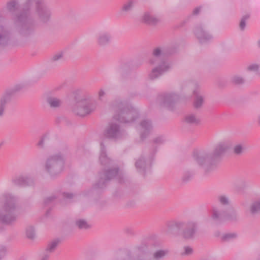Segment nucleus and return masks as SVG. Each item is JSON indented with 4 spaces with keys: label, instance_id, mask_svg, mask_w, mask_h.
<instances>
[{
    "label": "nucleus",
    "instance_id": "nucleus-1",
    "mask_svg": "<svg viewBox=\"0 0 260 260\" xmlns=\"http://www.w3.org/2000/svg\"><path fill=\"white\" fill-rule=\"evenodd\" d=\"M51 18V9L45 0H25L21 13L15 15L13 20L19 35L28 38L34 34L37 21L47 24Z\"/></svg>",
    "mask_w": 260,
    "mask_h": 260
},
{
    "label": "nucleus",
    "instance_id": "nucleus-2",
    "mask_svg": "<svg viewBox=\"0 0 260 260\" xmlns=\"http://www.w3.org/2000/svg\"><path fill=\"white\" fill-rule=\"evenodd\" d=\"M18 199L12 193L3 194L0 200V223L12 225L16 222L18 214Z\"/></svg>",
    "mask_w": 260,
    "mask_h": 260
},
{
    "label": "nucleus",
    "instance_id": "nucleus-3",
    "mask_svg": "<svg viewBox=\"0 0 260 260\" xmlns=\"http://www.w3.org/2000/svg\"><path fill=\"white\" fill-rule=\"evenodd\" d=\"M228 149L226 142H222L218 143L214 148L212 152L207 151H200L194 154V158L198 164L204 166L206 172L210 171L207 164L220 159L225 153Z\"/></svg>",
    "mask_w": 260,
    "mask_h": 260
},
{
    "label": "nucleus",
    "instance_id": "nucleus-4",
    "mask_svg": "<svg viewBox=\"0 0 260 260\" xmlns=\"http://www.w3.org/2000/svg\"><path fill=\"white\" fill-rule=\"evenodd\" d=\"M163 54L164 50L161 47H157L154 48L152 50V56L150 59L149 62L151 65L157 66L152 70L149 74V78L152 80L158 78L171 68L170 63L160 59Z\"/></svg>",
    "mask_w": 260,
    "mask_h": 260
},
{
    "label": "nucleus",
    "instance_id": "nucleus-5",
    "mask_svg": "<svg viewBox=\"0 0 260 260\" xmlns=\"http://www.w3.org/2000/svg\"><path fill=\"white\" fill-rule=\"evenodd\" d=\"M111 106L116 112L114 116V119L120 122H132L138 117L137 110L129 107L124 102L115 101Z\"/></svg>",
    "mask_w": 260,
    "mask_h": 260
},
{
    "label": "nucleus",
    "instance_id": "nucleus-6",
    "mask_svg": "<svg viewBox=\"0 0 260 260\" xmlns=\"http://www.w3.org/2000/svg\"><path fill=\"white\" fill-rule=\"evenodd\" d=\"M170 229H177L181 230V236L185 239H191L198 231V223L194 220L186 221H171L167 224Z\"/></svg>",
    "mask_w": 260,
    "mask_h": 260
},
{
    "label": "nucleus",
    "instance_id": "nucleus-7",
    "mask_svg": "<svg viewBox=\"0 0 260 260\" xmlns=\"http://www.w3.org/2000/svg\"><path fill=\"white\" fill-rule=\"evenodd\" d=\"M64 165V157L60 153H57L49 155L46 160L44 168L51 176H55L62 171Z\"/></svg>",
    "mask_w": 260,
    "mask_h": 260
},
{
    "label": "nucleus",
    "instance_id": "nucleus-8",
    "mask_svg": "<svg viewBox=\"0 0 260 260\" xmlns=\"http://www.w3.org/2000/svg\"><path fill=\"white\" fill-rule=\"evenodd\" d=\"M96 107V102L92 101L91 97L87 96L77 102L74 108V111L80 116H84L94 111Z\"/></svg>",
    "mask_w": 260,
    "mask_h": 260
},
{
    "label": "nucleus",
    "instance_id": "nucleus-9",
    "mask_svg": "<svg viewBox=\"0 0 260 260\" xmlns=\"http://www.w3.org/2000/svg\"><path fill=\"white\" fill-rule=\"evenodd\" d=\"M123 135V132L120 129L119 125L113 122L109 123L104 133L106 138L113 139L120 138Z\"/></svg>",
    "mask_w": 260,
    "mask_h": 260
},
{
    "label": "nucleus",
    "instance_id": "nucleus-10",
    "mask_svg": "<svg viewBox=\"0 0 260 260\" xmlns=\"http://www.w3.org/2000/svg\"><path fill=\"white\" fill-rule=\"evenodd\" d=\"M194 34L201 43H206L211 40L213 37L207 31L203 24L197 25L194 29Z\"/></svg>",
    "mask_w": 260,
    "mask_h": 260
},
{
    "label": "nucleus",
    "instance_id": "nucleus-11",
    "mask_svg": "<svg viewBox=\"0 0 260 260\" xmlns=\"http://www.w3.org/2000/svg\"><path fill=\"white\" fill-rule=\"evenodd\" d=\"M178 95L174 93H164L158 97L157 101L161 106L171 109L173 104L178 99Z\"/></svg>",
    "mask_w": 260,
    "mask_h": 260
},
{
    "label": "nucleus",
    "instance_id": "nucleus-12",
    "mask_svg": "<svg viewBox=\"0 0 260 260\" xmlns=\"http://www.w3.org/2000/svg\"><path fill=\"white\" fill-rule=\"evenodd\" d=\"M153 128L151 122L148 119L142 120L137 127L141 140L145 139L150 133Z\"/></svg>",
    "mask_w": 260,
    "mask_h": 260
},
{
    "label": "nucleus",
    "instance_id": "nucleus-13",
    "mask_svg": "<svg viewBox=\"0 0 260 260\" xmlns=\"http://www.w3.org/2000/svg\"><path fill=\"white\" fill-rule=\"evenodd\" d=\"M228 217L226 209L223 208H214L212 211V218L216 224H221L226 221Z\"/></svg>",
    "mask_w": 260,
    "mask_h": 260
},
{
    "label": "nucleus",
    "instance_id": "nucleus-14",
    "mask_svg": "<svg viewBox=\"0 0 260 260\" xmlns=\"http://www.w3.org/2000/svg\"><path fill=\"white\" fill-rule=\"evenodd\" d=\"M118 174V169L117 168L109 169L105 171L101 176V178L97 183L98 188H103L105 186V183L112 178L115 177Z\"/></svg>",
    "mask_w": 260,
    "mask_h": 260
},
{
    "label": "nucleus",
    "instance_id": "nucleus-15",
    "mask_svg": "<svg viewBox=\"0 0 260 260\" xmlns=\"http://www.w3.org/2000/svg\"><path fill=\"white\" fill-rule=\"evenodd\" d=\"M141 21L145 24L154 26L160 22V19L152 11H146L142 14Z\"/></svg>",
    "mask_w": 260,
    "mask_h": 260
},
{
    "label": "nucleus",
    "instance_id": "nucleus-16",
    "mask_svg": "<svg viewBox=\"0 0 260 260\" xmlns=\"http://www.w3.org/2000/svg\"><path fill=\"white\" fill-rule=\"evenodd\" d=\"M12 183L14 185L20 186H31L34 183V180L27 176L19 175L13 178Z\"/></svg>",
    "mask_w": 260,
    "mask_h": 260
},
{
    "label": "nucleus",
    "instance_id": "nucleus-17",
    "mask_svg": "<svg viewBox=\"0 0 260 260\" xmlns=\"http://www.w3.org/2000/svg\"><path fill=\"white\" fill-rule=\"evenodd\" d=\"M11 41V33L6 27L0 25V46L8 45Z\"/></svg>",
    "mask_w": 260,
    "mask_h": 260
},
{
    "label": "nucleus",
    "instance_id": "nucleus-18",
    "mask_svg": "<svg viewBox=\"0 0 260 260\" xmlns=\"http://www.w3.org/2000/svg\"><path fill=\"white\" fill-rule=\"evenodd\" d=\"M111 36L109 32L100 31L97 36V43L101 46H105L110 43Z\"/></svg>",
    "mask_w": 260,
    "mask_h": 260
},
{
    "label": "nucleus",
    "instance_id": "nucleus-19",
    "mask_svg": "<svg viewBox=\"0 0 260 260\" xmlns=\"http://www.w3.org/2000/svg\"><path fill=\"white\" fill-rule=\"evenodd\" d=\"M46 101L49 107L52 109L58 108L62 104V101L60 99L54 96H47Z\"/></svg>",
    "mask_w": 260,
    "mask_h": 260
},
{
    "label": "nucleus",
    "instance_id": "nucleus-20",
    "mask_svg": "<svg viewBox=\"0 0 260 260\" xmlns=\"http://www.w3.org/2000/svg\"><path fill=\"white\" fill-rule=\"evenodd\" d=\"M193 93L195 96L193 101V107L197 109H200L203 105L205 98L197 90L193 91Z\"/></svg>",
    "mask_w": 260,
    "mask_h": 260
},
{
    "label": "nucleus",
    "instance_id": "nucleus-21",
    "mask_svg": "<svg viewBox=\"0 0 260 260\" xmlns=\"http://www.w3.org/2000/svg\"><path fill=\"white\" fill-rule=\"evenodd\" d=\"M248 213L252 216L260 214V200L254 201L251 203Z\"/></svg>",
    "mask_w": 260,
    "mask_h": 260
},
{
    "label": "nucleus",
    "instance_id": "nucleus-22",
    "mask_svg": "<svg viewBox=\"0 0 260 260\" xmlns=\"http://www.w3.org/2000/svg\"><path fill=\"white\" fill-rule=\"evenodd\" d=\"M149 165V162H147L143 156L138 159L135 163L136 167L139 172H144Z\"/></svg>",
    "mask_w": 260,
    "mask_h": 260
},
{
    "label": "nucleus",
    "instance_id": "nucleus-23",
    "mask_svg": "<svg viewBox=\"0 0 260 260\" xmlns=\"http://www.w3.org/2000/svg\"><path fill=\"white\" fill-rule=\"evenodd\" d=\"M59 242L60 240L58 239L53 240L49 242L48 243L44 252L49 253L50 255L51 253L55 251Z\"/></svg>",
    "mask_w": 260,
    "mask_h": 260
},
{
    "label": "nucleus",
    "instance_id": "nucleus-24",
    "mask_svg": "<svg viewBox=\"0 0 260 260\" xmlns=\"http://www.w3.org/2000/svg\"><path fill=\"white\" fill-rule=\"evenodd\" d=\"M101 153L100 156V160L103 165H109L111 163L110 159L107 156L105 153V147L103 142L101 143Z\"/></svg>",
    "mask_w": 260,
    "mask_h": 260
},
{
    "label": "nucleus",
    "instance_id": "nucleus-25",
    "mask_svg": "<svg viewBox=\"0 0 260 260\" xmlns=\"http://www.w3.org/2000/svg\"><path fill=\"white\" fill-rule=\"evenodd\" d=\"M185 121L189 124L198 125L200 123V119L193 114H189L185 116Z\"/></svg>",
    "mask_w": 260,
    "mask_h": 260
},
{
    "label": "nucleus",
    "instance_id": "nucleus-26",
    "mask_svg": "<svg viewBox=\"0 0 260 260\" xmlns=\"http://www.w3.org/2000/svg\"><path fill=\"white\" fill-rule=\"evenodd\" d=\"M75 226L81 230H86L90 228V224L84 219H78L75 221Z\"/></svg>",
    "mask_w": 260,
    "mask_h": 260
},
{
    "label": "nucleus",
    "instance_id": "nucleus-27",
    "mask_svg": "<svg viewBox=\"0 0 260 260\" xmlns=\"http://www.w3.org/2000/svg\"><path fill=\"white\" fill-rule=\"evenodd\" d=\"M169 252L167 249L157 250L153 253L152 257L154 260H160L167 255Z\"/></svg>",
    "mask_w": 260,
    "mask_h": 260
},
{
    "label": "nucleus",
    "instance_id": "nucleus-28",
    "mask_svg": "<svg viewBox=\"0 0 260 260\" xmlns=\"http://www.w3.org/2000/svg\"><path fill=\"white\" fill-rule=\"evenodd\" d=\"M18 6L19 4L18 1L16 0H12L7 3L6 9L9 12L14 13L18 9Z\"/></svg>",
    "mask_w": 260,
    "mask_h": 260
},
{
    "label": "nucleus",
    "instance_id": "nucleus-29",
    "mask_svg": "<svg viewBox=\"0 0 260 260\" xmlns=\"http://www.w3.org/2000/svg\"><path fill=\"white\" fill-rule=\"evenodd\" d=\"M246 150V147L242 144L236 145L233 149V153L236 155H241Z\"/></svg>",
    "mask_w": 260,
    "mask_h": 260
},
{
    "label": "nucleus",
    "instance_id": "nucleus-30",
    "mask_svg": "<svg viewBox=\"0 0 260 260\" xmlns=\"http://www.w3.org/2000/svg\"><path fill=\"white\" fill-rule=\"evenodd\" d=\"M237 219V212L232 207H229V221H234Z\"/></svg>",
    "mask_w": 260,
    "mask_h": 260
},
{
    "label": "nucleus",
    "instance_id": "nucleus-31",
    "mask_svg": "<svg viewBox=\"0 0 260 260\" xmlns=\"http://www.w3.org/2000/svg\"><path fill=\"white\" fill-rule=\"evenodd\" d=\"M218 201L219 205L223 208L226 209L228 205V197L225 195H220L218 197Z\"/></svg>",
    "mask_w": 260,
    "mask_h": 260
},
{
    "label": "nucleus",
    "instance_id": "nucleus-32",
    "mask_svg": "<svg viewBox=\"0 0 260 260\" xmlns=\"http://www.w3.org/2000/svg\"><path fill=\"white\" fill-rule=\"evenodd\" d=\"M26 235L29 239H32L35 237V231L34 227L29 226L26 229Z\"/></svg>",
    "mask_w": 260,
    "mask_h": 260
},
{
    "label": "nucleus",
    "instance_id": "nucleus-33",
    "mask_svg": "<svg viewBox=\"0 0 260 260\" xmlns=\"http://www.w3.org/2000/svg\"><path fill=\"white\" fill-rule=\"evenodd\" d=\"M134 7V3L132 1H129L125 4L122 8V11L125 12H128L131 11Z\"/></svg>",
    "mask_w": 260,
    "mask_h": 260
},
{
    "label": "nucleus",
    "instance_id": "nucleus-34",
    "mask_svg": "<svg viewBox=\"0 0 260 260\" xmlns=\"http://www.w3.org/2000/svg\"><path fill=\"white\" fill-rule=\"evenodd\" d=\"M8 253L7 247L5 245H0V260H2Z\"/></svg>",
    "mask_w": 260,
    "mask_h": 260
},
{
    "label": "nucleus",
    "instance_id": "nucleus-35",
    "mask_svg": "<svg viewBox=\"0 0 260 260\" xmlns=\"http://www.w3.org/2000/svg\"><path fill=\"white\" fill-rule=\"evenodd\" d=\"M231 82L234 85H241L244 83V80L241 77L235 76L232 79Z\"/></svg>",
    "mask_w": 260,
    "mask_h": 260
},
{
    "label": "nucleus",
    "instance_id": "nucleus-36",
    "mask_svg": "<svg viewBox=\"0 0 260 260\" xmlns=\"http://www.w3.org/2000/svg\"><path fill=\"white\" fill-rule=\"evenodd\" d=\"M249 18V15H245L242 17L239 24L241 30H243L246 26V21Z\"/></svg>",
    "mask_w": 260,
    "mask_h": 260
},
{
    "label": "nucleus",
    "instance_id": "nucleus-37",
    "mask_svg": "<svg viewBox=\"0 0 260 260\" xmlns=\"http://www.w3.org/2000/svg\"><path fill=\"white\" fill-rule=\"evenodd\" d=\"M7 100L5 98H2L0 100V117L2 116L4 113Z\"/></svg>",
    "mask_w": 260,
    "mask_h": 260
},
{
    "label": "nucleus",
    "instance_id": "nucleus-38",
    "mask_svg": "<svg viewBox=\"0 0 260 260\" xmlns=\"http://www.w3.org/2000/svg\"><path fill=\"white\" fill-rule=\"evenodd\" d=\"M193 250L191 247L185 246L183 248V251L181 252L182 255H189L192 253Z\"/></svg>",
    "mask_w": 260,
    "mask_h": 260
},
{
    "label": "nucleus",
    "instance_id": "nucleus-39",
    "mask_svg": "<svg viewBox=\"0 0 260 260\" xmlns=\"http://www.w3.org/2000/svg\"><path fill=\"white\" fill-rule=\"evenodd\" d=\"M215 236L216 237H219L221 241L222 242H225L228 240V234H221V232L219 231L215 232Z\"/></svg>",
    "mask_w": 260,
    "mask_h": 260
},
{
    "label": "nucleus",
    "instance_id": "nucleus-40",
    "mask_svg": "<svg viewBox=\"0 0 260 260\" xmlns=\"http://www.w3.org/2000/svg\"><path fill=\"white\" fill-rule=\"evenodd\" d=\"M139 250L140 251V255L142 257H144L145 256L147 255L148 253V251L147 250V247L145 246L144 247H139Z\"/></svg>",
    "mask_w": 260,
    "mask_h": 260
},
{
    "label": "nucleus",
    "instance_id": "nucleus-41",
    "mask_svg": "<svg viewBox=\"0 0 260 260\" xmlns=\"http://www.w3.org/2000/svg\"><path fill=\"white\" fill-rule=\"evenodd\" d=\"M259 69V65L256 63L251 64L247 68V70L250 72L257 71Z\"/></svg>",
    "mask_w": 260,
    "mask_h": 260
},
{
    "label": "nucleus",
    "instance_id": "nucleus-42",
    "mask_svg": "<svg viewBox=\"0 0 260 260\" xmlns=\"http://www.w3.org/2000/svg\"><path fill=\"white\" fill-rule=\"evenodd\" d=\"M153 141L155 144L159 145L163 143L165 141V139L162 136H159L154 139Z\"/></svg>",
    "mask_w": 260,
    "mask_h": 260
},
{
    "label": "nucleus",
    "instance_id": "nucleus-43",
    "mask_svg": "<svg viewBox=\"0 0 260 260\" xmlns=\"http://www.w3.org/2000/svg\"><path fill=\"white\" fill-rule=\"evenodd\" d=\"M50 254L45 252L40 254L38 260H49Z\"/></svg>",
    "mask_w": 260,
    "mask_h": 260
},
{
    "label": "nucleus",
    "instance_id": "nucleus-44",
    "mask_svg": "<svg viewBox=\"0 0 260 260\" xmlns=\"http://www.w3.org/2000/svg\"><path fill=\"white\" fill-rule=\"evenodd\" d=\"M191 175L189 173H187L183 175L182 179L183 182H187L188 180H189L191 178Z\"/></svg>",
    "mask_w": 260,
    "mask_h": 260
},
{
    "label": "nucleus",
    "instance_id": "nucleus-45",
    "mask_svg": "<svg viewBox=\"0 0 260 260\" xmlns=\"http://www.w3.org/2000/svg\"><path fill=\"white\" fill-rule=\"evenodd\" d=\"M106 95V92L103 89H101L98 92V98L100 100H102V98Z\"/></svg>",
    "mask_w": 260,
    "mask_h": 260
},
{
    "label": "nucleus",
    "instance_id": "nucleus-46",
    "mask_svg": "<svg viewBox=\"0 0 260 260\" xmlns=\"http://www.w3.org/2000/svg\"><path fill=\"white\" fill-rule=\"evenodd\" d=\"M46 137L44 136L42 138L40 141L38 143V146L41 148H43L44 146L45 139Z\"/></svg>",
    "mask_w": 260,
    "mask_h": 260
},
{
    "label": "nucleus",
    "instance_id": "nucleus-47",
    "mask_svg": "<svg viewBox=\"0 0 260 260\" xmlns=\"http://www.w3.org/2000/svg\"><path fill=\"white\" fill-rule=\"evenodd\" d=\"M202 7H198L193 9L192 11V14L194 15H197L199 14L201 10Z\"/></svg>",
    "mask_w": 260,
    "mask_h": 260
},
{
    "label": "nucleus",
    "instance_id": "nucleus-48",
    "mask_svg": "<svg viewBox=\"0 0 260 260\" xmlns=\"http://www.w3.org/2000/svg\"><path fill=\"white\" fill-rule=\"evenodd\" d=\"M238 235L236 233H229V240L236 239Z\"/></svg>",
    "mask_w": 260,
    "mask_h": 260
},
{
    "label": "nucleus",
    "instance_id": "nucleus-49",
    "mask_svg": "<svg viewBox=\"0 0 260 260\" xmlns=\"http://www.w3.org/2000/svg\"><path fill=\"white\" fill-rule=\"evenodd\" d=\"M55 199L54 196H50L46 198L45 200V203L47 204L53 201Z\"/></svg>",
    "mask_w": 260,
    "mask_h": 260
},
{
    "label": "nucleus",
    "instance_id": "nucleus-50",
    "mask_svg": "<svg viewBox=\"0 0 260 260\" xmlns=\"http://www.w3.org/2000/svg\"><path fill=\"white\" fill-rule=\"evenodd\" d=\"M62 57V55L60 53H58L55 55H54L52 59L54 61L58 60V59H60Z\"/></svg>",
    "mask_w": 260,
    "mask_h": 260
},
{
    "label": "nucleus",
    "instance_id": "nucleus-51",
    "mask_svg": "<svg viewBox=\"0 0 260 260\" xmlns=\"http://www.w3.org/2000/svg\"><path fill=\"white\" fill-rule=\"evenodd\" d=\"M64 197L67 199H72L73 197V194L70 193H64Z\"/></svg>",
    "mask_w": 260,
    "mask_h": 260
},
{
    "label": "nucleus",
    "instance_id": "nucleus-52",
    "mask_svg": "<svg viewBox=\"0 0 260 260\" xmlns=\"http://www.w3.org/2000/svg\"><path fill=\"white\" fill-rule=\"evenodd\" d=\"M238 183L239 185H241L243 187L246 186V182L243 180H240Z\"/></svg>",
    "mask_w": 260,
    "mask_h": 260
},
{
    "label": "nucleus",
    "instance_id": "nucleus-53",
    "mask_svg": "<svg viewBox=\"0 0 260 260\" xmlns=\"http://www.w3.org/2000/svg\"><path fill=\"white\" fill-rule=\"evenodd\" d=\"M257 122L258 125H260V114L257 116Z\"/></svg>",
    "mask_w": 260,
    "mask_h": 260
},
{
    "label": "nucleus",
    "instance_id": "nucleus-54",
    "mask_svg": "<svg viewBox=\"0 0 260 260\" xmlns=\"http://www.w3.org/2000/svg\"><path fill=\"white\" fill-rule=\"evenodd\" d=\"M236 189H237V190L238 191H241V188H240V187H237Z\"/></svg>",
    "mask_w": 260,
    "mask_h": 260
},
{
    "label": "nucleus",
    "instance_id": "nucleus-55",
    "mask_svg": "<svg viewBox=\"0 0 260 260\" xmlns=\"http://www.w3.org/2000/svg\"><path fill=\"white\" fill-rule=\"evenodd\" d=\"M258 45H259V46L260 47V41H258Z\"/></svg>",
    "mask_w": 260,
    "mask_h": 260
},
{
    "label": "nucleus",
    "instance_id": "nucleus-56",
    "mask_svg": "<svg viewBox=\"0 0 260 260\" xmlns=\"http://www.w3.org/2000/svg\"><path fill=\"white\" fill-rule=\"evenodd\" d=\"M3 144V143L0 144V146Z\"/></svg>",
    "mask_w": 260,
    "mask_h": 260
}]
</instances>
